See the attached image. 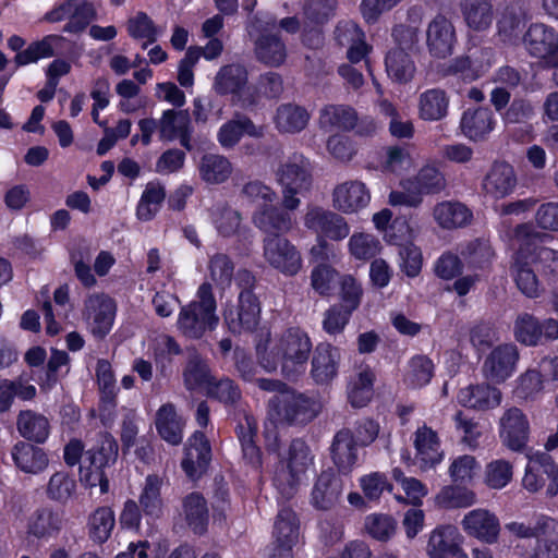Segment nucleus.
<instances>
[{
  "mask_svg": "<svg viewBox=\"0 0 558 558\" xmlns=\"http://www.w3.org/2000/svg\"><path fill=\"white\" fill-rule=\"evenodd\" d=\"M312 351L308 333L300 327H290L275 336L269 351L259 354V364L267 372L280 366L286 378L296 379L305 373Z\"/></svg>",
  "mask_w": 558,
  "mask_h": 558,
  "instance_id": "nucleus-1",
  "label": "nucleus"
},
{
  "mask_svg": "<svg viewBox=\"0 0 558 558\" xmlns=\"http://www.w3.org/2000/svg\"><path fill=\"white\" fill-rule=\"evenodd\" d=\"M314 465V454L302 439H293L279 461L274 475V485L283 498H291L299 486L307 480Z\"/></svg>",
  "mask_w": 558,
  "mask_h": 558,
  "instance_id": "nucleus-2",
  "label": "nucleus"
},
{
  "mask_svg": "<svg viewBox=\"0 0 558 558\" xmlns=\"http://www.w3.org/2000/svg\"><path fill=\"white\" fill-rule=\"evenodd\" d=\"M197 300L182 306L178 316V329L187 338L199 339L207 330L218 325L216 300L209 282H203L196 293Z\"/></svg>",
  "mask_w": 558,
  "mask_h": 558,
  "instance_id": "nucleus-3",
  "label": "nucleus"
},
{
  "mask_svg": "<svg viewBox=\"0 0 558 558\" xmlns=\"http://www.w3.org/2000/svg\"><path fill=\"white\" fill-rule=\"evenodd\" d=\"M118 457V444L108 433L100 434L97 445L85 453L83 464L80 466V481L86 487L99 486L100 494L109 492V481L106 469Z\"/></svg>",
  "mask_w": 558,
  "mask_h": 558,
  "instance_id": "nucleus-4",
  "label": "nucleus"
},
{
  "mask_svg": "<svg viewBox=\"0 0 558 558\" xmlns=\"http://www.w3.org/2000/svg\"><path fill=\"white\" fill-rule=\"evenodd\" d=\"M275 175L281 187L282 206L288 210L298 209L301 205L299 195L307 193L313 182L308 160L295 154L279 165Z\"/></svg>",
  "mask_w": 558,
  "mask_h": 558,
  "instance_id": "nucleus-5",
  "label": "nucleus"
},
{
  "mask_svg": "<svg viewBox=\"0 0 558 558\" xmlns=\"http://www.w3.org/2000/svg\"><path fill=\"white\" fill-rule=\"evenodd\" d=\"M320 412V403L304 393L290 388L281 395L272 396L268 401V413L277 422L306 424Z\"/></svg>",
  "mask_w": 558,
  "mask_h": 558,
  "instance_id": "nucleus-6",
  "label": "nucleus"
},
{
  "mask_svg": "<svg viewBox=\"0 0 558 558\" xmlns=\"http://www.w3.org/2000/svg\"><path fill=\"white\" fill-rule=\"evenodd\" d=\"M263 257L271 268L284 276H295L302 268V256L298 247L278 234L263 239Z\"/></svg>",
  "mask_w": 558,
  "mask_h": 558,
  "instance_id": "nucleus-7",
  "label": "nucleus"
},
{
  "mask_svg": "<svg viewBox=\"0 0 558 558\" xmlns=\"http://www.w3.org/2000/svg\"><path fill=\"white\" fill-rule=\"evenodd\" d=\"M527 464L522 480L523 487L536 493L543 488L546 483V495L555 497L558 494V466L547 452H535L527 454Z\"/></svg>",
  "mask_w": 558,
  "mask_h": 558,
  "instance_id": "nucleus-8",
  "label": "nucleus"
},
{
  "mask_svg": "<svg viewBox=\"0 0 558 558\" xmlns=\"http://www.w3.org/2000/svg\"><path fill=\"white\" fill-rule=\"evenodd\" d=\"M519 360L520 352L515 344H498L485 355L481 374L488 383L504 384L515 373Z\"/></svg>",
  "mask_w": 558,
  "mask_h": 558,
  "instance_id": "nucleus-9",
  "label": "nucleus"
},
{
  "mask_svg": "<svg viewBox=\"0 0 558 558\" xmlns=\"http://www.w3.org/2000/svg\"><path fill=\"white\" fill-rule=\"evenodd\" d=\"M513 336L526 347H537L558 339V320H539L530 313H520L513 323Z\"/></svg>",
  "mask_w": 558,
  "mask_h": 558,
  "instance_id": "nucleus-10",
  "label": "nucleus"
},
{
  "mask_svg": "<svg viewBox=\"0 0 558 558\" xmlns=\"http://www.w3.org/2000/svg\"><path fill=\"white\" fill-rule=\"evenodd\" d=\"M247 81V71L243 65L228 64L217 72L214 89L219 95L230 94L242 107H248L256 104L257 98L248 93Z\"/></svg>",
  "mask_w": 558,
  "mask_h": 558,
  "instance_id": "nucleus-11",
  "label": "nucleus"
},
{
  "mask_svg": "<svg viewBox=\"0 0 558 558\" xmlns=\"http://www.w3.org/2000/svg\"><path fill=\"white\" fill-rule=\"evenodd\" d=\"M303 223L318 238L326 236L333 241L343 240L350 233V227L342 216L317 205H307Z\"/></svg>",
  "mask_w": 558,
  "mask_h": 558,
  "instance_id": "nucleus-12",
  "label": "nucleus"
},
{
  "mask_svg": "<svg viewBox=\"0 0 558 558\" xmlns=\"http://www.w3.org/2000/svg\"><path fill=\"white\" fill-rule=\"evenodd\" d=\"M114 316L116 304L108 295L96 293L85 300L83 318L95 337L104 338L109 333Z\"/></svg>",
  "mask_w": 558,
  "mask_h": 558,
  "instance_id": "nucleus-13",
  "label": "nucleus"
},
{
  "mask_svg": "<svg viewBox=\"0 0 558 558\" xmlns=\"http://www.w3.org/2000/svg\"><path fill=\"white\" fill-rule=\"evenodd\" d=\"M253 26L262 32L255 40L256 59L267 66L277 68L283 64L287 59V47L278 35L268 33V29L276 27L275 19L269 17L264 24L259 19H255Z\"/></svg>",
  "mask_w": 558,
  "mask_h": 558,
  "instance_id": "nucleus-14",
  "label": "nucleus"
},
{
  "mask_svg": "<svg viewBox=\"0 0 558 558\" xmlns=\"http://www.w3.org/2000/svg\"><path fill=\"white\" fill-rule=\"evenodd\" d=\"M94 17V7L86 0H66L46 14L51 23L68 20L63 31L73 34L84 31Z\"/></svg>",
  "mask_w": 558,
  "mask_h": 558,
  "instance_id": "nucleus-15",
  "label": "nucleus"
},
{
  "mask_svg": "<svg viewBox=\"0 0 558 558\" xmlns=\"http://www.w3.org/2000/svg\"><path fill=\"white\" fill-rule=\"evenodd\" d=\"M462 543L463 536L457 526L438 525L429 533L426 553L428 558H469Z\"/></svg>",
  "mask_w": 558,
  "mask_h": 558,
  "instance_id": "nucleus-16",
  "label": "nucleus"
},
{
  "mask_svg": "<svg viewBox=\"0 0 558 558\" xmlns=\"http://www.w3.org/2000/svg\"><path fill=\"white\" fill-rule=\"evenodd\" d=\"M499 437L504 446L511 451H522L529 441L530 423L519 408L506 410L499 421Z\"/></svg>",
  "mask_w": 558,
  "mask_h": 558,
  "instance_id": "nucleus-17",
  "label": "nucleus"
},
{
  "mask_svg": "<svg viewBox=\"0 0 558 558\" xmlns=\"http://www.w3.org/2000/svg\"><path fill=\"white\" fill-rule=\"evenodd\" d=\"M341 351L329 342H319L313 348L311 378L317 385H329L339 373Z\"/></svg>",
  "mask_w": 558,
  "mask_h": 558,
  "instance_id": "nucleus-18",
  "label": "nucleus"
},
{
  "mask_svg": "<svg viewBox=\"0 0 558 558\" xmlns=\"http://www.w3.org/2000/svg\"><path fill=\"white\" fill-rule=\"evenodd\" d=\"M260 307L256 295L251 290H244L239 295L235 308L225 313V320L232 333L252 331L258 325Z\"/></svg>",
  "mask_w": 558,
  "mask_h": 558,
  "instance_id": "nucleus-19",
  "label": "nucleus"
},
{
  "mask_svg": "<svg viewBox=\"0 0 558 558\" xmlns=\"http://www.w3.org/2000/svg\"><path fill=\"white\" fill-rule=\"evenodd\" d=\"M457 41L452 22L442 14H437L426 27V46L435 58H446L453 51Z\"/></svg>",
  "mask_w": 558,
  "mask_h": 558,
  "instance_id": "nucleus-20",
  "label": "nucleus"
},
{
  "mask_svg": "<svg viewBox=\"0 0 558 558\" xmlns=\"http://www.w3.org/2000/svg\"><path fill=\"white\" fill-rule=\"evenodd\" d=\"M463 531L487 544H495L500 533V522L497 515L485 508L466 512L461 521Z\"/></svg>",
  "mask_w": 558,
  "mask_h": 558,
  "instance_id": "nucleus-21",
  "label": "nucleus"
},
{
  "mask_svg": "<svg viewBox=\"0 0 558 558\" xmlns=\"http://www.w3.org/2000/svg\"><path fill=\"white\" fill-rule=\"evenodd\" d=\"M211 460V449L208 439L202 432H195L187 440L185 454L181 466L192 478H199L207 470Z\"/></svg>",
  "mask_w": 558,
  "mask_h": 558,
  "instance_id": "nucleus-22",
  "label": "nucleus"
},
{
  "mask_svg": "<svg viewBox=\"0 0 558 558\" xmlns=\"http://www.w3.org/2000/svg\"><path fill=\"white\" fill-rule=\"evenodd\" d=\"M158 126L161 141L172 142L179 140L186 150H192L191 118L186 110H165L158 120Z\"/></svg>",
  "mask_w": 558,
  "mask_h": 558,
  "instance_id": "nucleus-23",
  "label": "nucleus"
},
{
  "mask_svg": "<svg viewBox=\"0 0 558 558\" xmlns=\"http://www.w3.org/2000/svg\"><path fill=\"white\" fill-rule=\"evenodd\" d=\"M527 52L538 59H553L558 53V33L543 23L532 24L523 36Z\"/></svg>",
  "mask_w": 558,
  "mask_h": 558,
  "instance_id": "nucleus-24",
  "label": "nucleus"
},
{
  "mask_svg": "<svg viewBox=\"0 0 558 558\" xmlns=\"http://www.w3.org/2000/svg\"><path fill=\"white\" fill-rule=\"evenodd\" d=\"M283 206L279 208L272 204L257 208L253 216L252 221L254 226L264 232L266 235L283 236L289 233L294 227V219Z\"/></svg>",
  "mask_w": 558,
  "mask_h": 558,
  "instance_id": "nucleus-25",
  "label": "nucleus"
},
{
  "mask_svg": "<svg viewBox=\"0 0 558 558\" xmlns=\"http://www.w3.org/2000/svg\"><path fill=\"white\" fill-rule=\"evenodd\" d=\"M517 186V175L513 167L506 161H496L485 174L482 183L484 193L501 199L510 195Z\"/></svg>",
  "mask_w": 558,
  "mask_h": 558,
  "instance_id": "nucleus-26",
  "label": "nucleus"
},
{
  "mask_svg": "<svg viewBox=\"0 0 558 558\" xmlns=\"http://www.w3.org/2000/svg\"><path fill=\"white\" fill-rule=\"evenodd\" d=\"M371 202V193L361 181L338 184L332 192V205L344 214L357 213Z\"/></svg>",
  "mask_w": 558,
  "mask_h": 558,
  "instance_id": "nucleus-27",
  "label": "nucleus"
},
{
  "mask_svg": "<svg viewBox=\"0 0 558 558\" xmlns=\"http://www.w3.org/2000/svg\"><path fill=\"white\" fill-rule=\"evenodd\" d=\"M495 125V116L487 107L468 108L460 119L461 133L472 142L485 141Z\"/></svg>",
  "mask_w": 558,
  "mask_h": 558,
  "instance_id": "nucleus-28",
  "label": "nucleus"
},
{
  "mask_svg": "<svg viewBox=\"0 0 558 558\" xmlns=\"http://www.w3.org/2000/svg\"><path fill=\"white\" fill-rule=\"evenodd\" d=\"M11 457L15 468L25 474H41L49 465L46 450L24 440L17 441L12 447Z\"/></svg>",
  "mask_w": 558,
  "mask_h": 558,
  "instance_id": "nucleus-29",
  "label": "nucleus"
},
{
  "mask_svg": "<svg viewBox=\"0 0 558 558\" xmlns=\"http://www.w3.org/2000/svg\"><path fill=\"white\" fill-rule=\"evenodd\" d=\"M266 128L255 124L248 117L235 114L233 119L223 123L217 133V140L222 148H233L245 134L253 138H262Z\"/></svg>",
  "mask_w": 558,
  "mask_h": 558,
  "instance_id": "nucleus-30",
  "label": "nucleus"
},
{
  "mask_svg": "<svg viewBox=\"0 0 558 558\" xmlns=\"http://www.w3.org/2000/svg\"><path fill=\"white\" fill-rule=\"evenodd\" d=\"M492 383L469 385L459 390L458 402L470 409L486 411L500 405L502 400L501 391L492 386Z\"/></svg>",
  "mask_w": 558,
  "mask_h": 558,
  "instance_id": "nucleus-31",
  "label": "nucleus"
},
{
  "mask_svg": "<svg viewBox=\"0 0 558 558\" xmlns=\"http://www.w3.org/2000/svg\"><path fill=\"white\" fill-rule=\"evenodd\" d=\"M342 481L331 471L322 472L312 490L311 502L319 510L332 508L342 494Z\"/></svg>",
  "mask_w": 558,
  "mask_h": 558,
  "instance_id": "nucleus-32",
  "label": "nucleus"
},
{
  "mask_svg": "<svg viewBox=\"0 0 558 558\" xmlns=\"http://www.w3.org/2000/svg\"><path fill=\"white\" fill-rule=\"evenodd\" d=\"M278 545L279 558H292L291 548L299 538V524L295 513L290 508H282L275 522L274 531ZM270 558H277L272 555Z\"/></svg>",
  "mask_w": 558,
  "mask_h": 558,
  "instance_id": "nucleus-33",
  "label": "nucleus"
},
{
  "mask_svg": "<svg viewBox=\"0 0 558 558\" xmlns=\"http://www.w3.org/2000/svg\"><path fill=\"white\" fill-rule=\"evenodd\" d=\"M335 37L340 46L348 47L347 56L353 63L363 60L368 52L365 35L353 21L339 22L335 31Z\"/></svg>",
  "mask_w": 558,
  "mask_h": 558,
  "instance_id": "nucleus-34",
  "label": "nucleus"
},
{
  "mask_svg": "<svg viewBox=\"0 0 558 558\" xmlns=\"http://www.w3.org/2000/svg\"><path fill=\"white\" fill-rule=\"evenodd\" d=\"M63 525L62 515L52 508L35 510L27 521V534L36 539H49L59 534Z\"/></svg>",
  "mask_w": 558,
  "mask_h": 558,
  "instance_id": "nucleus-35",
  "label": "nucleus"
},
{
  "mask_svg": "<svg viewBox=\"0 0 558 558\" xmlns=\"http://www.w3.org/2000/svg\"><path fill=\"white\" fill-rule=\"evenodd\" d=\"M155 424L159 436L165 441L172 446L181 444L185 422L177 413L172 403H166L158 409Z\"/></svg>",
  "mask_w": 558,
  "mask_h": 558,
  "instance_id": "nucleus-36",
  "label": "nucleus"
},
{
  "mask_svg": "<svg viewBox=\"0 0 558 558\" xmlns=\"http://www.w3.org/2000/svg\"><path fill=\"white\" fill-rule=\"evenodd\" d=\"M433 217L440 228L451 230L469 225L473 215L472 211L460 202L442 201L434 206Z\"/></svg>",
  "mask_w": 558,
  "mask_h": 558,
  "instance_id": "nucleus-37",
  "label": "nucleus"
},
{
  "mask_svg": "<svg viewBox=\"0 0 558 558\" xmlns=\"http://www.w3.org/2000/svg\"><path fill=\"white\" fill-rule=\"evenodd\" d=\"M535 271L536 269L525 256L524 250L520 248L514 256L512 274L518 289L531 299L539 296L542 292V287Z\"/></svg>",
  "mask_w": 558,
  "mask_h": 558,
  "instance_id": "nucleus-38",
  "label": "nucleus"
},
{
  "mask_svg": "<svg viewBox=\"0 0 558 558\" xmlns=\"http://www.w3.org/2000/svg\"><path fill=\"white\" fill-rule=\"evenodd\" d=\"M414 446L416 449V458L422 469L434 468L440 463L444 453L437 434L429 427L423 426L415 432Z\"/></svg>",
  "mask_w": 558,
  "mask_h": 558,
  "instance_id": "nucleus-39",
  "label": "nucleus"
},
{
  "mask_svg": "<svg viewBox=\"0 0 558 558\" xmlns=\"http://www.w3.org/2000/svg\"><path fill=\"white\" fill-rule=\"evenodd\" d=\"M308 111L296 104H281L275 112L274 124L280 133L295 134L303 131L310 121Z\"/></svg>",
  "mask_w": 558,
  "mask_h": 558,
  "instance_id": "nucleus-40",
  "label": "nucleus"
},
{
  "mask_svg": "<svg viewBox=\"0 0 558 558\" xmlns=\"http://www.w3.org/2000/svg\"><path fill=\"white\" fill-rule=\"evenodd\" d=\"M16 429L28 442L44 444L49 437L50 424L45 415L24 410L17 415Z\"/></svg>",
  "mask_w": 558,
  "mask_h": 558,
  "instance_id": "nucleus-41",
  "label": "nucleus"
},
{
  "mask_svg": "<svg viewBox=\"0 0 558 558\" xmlns=\"http://www.w3.org/2000/svg\"><path fill=\"white\" fill-rule=\"evenodd\" d=\"M375 374L368 366L360 367L353 374L347 386V395L353 408H363L372 399L374 393Z\"/></svg>",
  "mask_w": 558,
  "mask_h": 558,
  "instance_id": "nucleus-42",
  "label": "nucleus"
},
{
  "mask_svg": "<svg viewBox=\"0 0 558 558\" xmlns=\"http://www.w3.org/2000/svg\"><path fill=\"white\" fill-rule=\"evenodd\" d=\"M386 72L396 83L405 84L413 80L416 65L412 54L403 47L389 50L385 59Z\"/></svg>",
  "mask_w": 558,
  "mask_h": 558,
  "instance_id": "nucleus-43",
  "label": "nucleus"
},
{
  "mask_svg": "<svg viewBox=\"0 0 558 558\" xmlns=\"http://www.w3.org/2000/svg\"><path fill=\"white\" fill-rule=\"evenodd\" d=\"M180 515L195 534H203L208 524V507L203 495L196 492L186 495Z\"/></svg>",
  "mask_w": 558,
  "mask_h": 558,
  "instance_id": "nucleus-44",
  "label": "nucleus"
},
{
  "mask_svg": "<svg viewBox=\"0 0 558 558\" xmlns=\"http://www.w3.org/2000/svg\"><path fill=\"white\" fill-rule=\"evenodd\" d=\"M461 12L465 24L475 32L488 29L494 21L492 0H461Z\"/></svg>",
  "mask_w": 558,
  "mask_h": 558,
  "instance_id": "nucleus-45",
  "label": "nucleus"
},
{
  "mask_svg": "<svg viewBox=\"0 0 558 558\" xmlns=\"http://www.w3.org/2000/svg\"><path fill=\"white\" fill-rule=\"evenodd\" d=\"M359 445L350 429H340L333 437L330 450L335 464L343 472L350 471L357 461Z\"/></svg>",
  "mask_w": 558,
  "mask_h": 558,
  "instance_id": "nucleus-46",
  "label": "nucleus"
},
{
  "mask_svg": "<svg viewBox=\"0 0 558 558\" xmlns=\"http://www.w3.org/2000/svg\"><path fill=\"white\" fill-rule=\"evenodd\" d=\"M536 271L547 281H558V250L538 245L522 247Z\"/></svg>",
  "mask_w": 558,
  "mask_h": 558,
  "instance_id": "nucleus-47",
  "label": "nucleus"
},
{
  "mask_svg": "<svg viewBox=\"0 0 558 558\" xmlns=\"http://www.w3.org/2000/svg\"><path fill=\"white\" fill-rule=\"evenodd\" d=\"M535 116V109L532 102L524 98H515L502 114V121L508 124H523L520 134H515L518 141L530 140L534 131L533 125L529 124Z\"/></svg>",
  "mask_w": 558,
  "mask_h": 558,
  "instance_id": "nucleus-48",
  "label": "nucleus"
},
{
  "mask_svg": "<svg viewBox=\"0 0 558 558\" xmlns=\"http://www.w3.org/2000/svg\"><path fill=\"white\" fill-rule=\"evenodd\" d=\"M161 486L162 480L156 474H150L145 478L138 497V506L146 518L158 519L162 515Z\"/></svg>",
  "mask_w": 558,
  "mask_h": 558,
  "instance_id": "nucleus-49",
  "label": "nucleus"
},
{
  "mask_svg": "<svg viewBox=\"0 0 558 558\" xmlns=\"http://www.w3.org/2000/svg\"><path fill=\"white\" fill-rule=\"evenodd\" d=\"M449 97L440 88H430L418 97V116L424 121H439L448 113Z\"/></svg>",
  "mask_w": 558,
  "mask_h": 558,
  "instance_id": "nucleus-50",
  "label": "nucleus"
},
{
  "mask_svg": "<svg viewBox=\"0 0 558 558\" xmlns=\"http://www.w3.org/2000/svg\"><path fill=\"white\" fill-rule=\"evenodd\" d=\"M199 177L208 184L226 182L232 173V165L229 159L218 154H205L197 166Z\"/></svg>",
  "mask_w": 558,
  "mask_h": 558,
  "instance_id": "nucleus-51",
  "label": "nucleus"
},
{
  "mask_svg": "<svg viewBox=\"0 0 558 558\" xmlns=\"http://www.w3.org/2000/svg\"><path fill=\"white\" fill-rule=\"evenodd\" d=\"M505 531L517 538H537L542 534H558V521L545 514L535 518L533 525L511 521L505 524Z\"/></svg>",
  "mask_w": 558,
  "mask_h": 558,
  "instance_id": "nucleus-52",
  "label": "nucleus"
},
{
  "mask_svg": "<svg viewBox=\"0 0 558 558\" xmlns=\"http://www.w3.org/2000/svg\"><path fill=\"white\" fill-rule=\"evenodd\" d=\"M356 121L357 112L349 105H327L319 113L322 126L332 130L351 131Z\"/></svg>",
  "mask_w": 558,
  "mask_h": 558,
  "instance_id": "nucleus-53",
  "label": "nucleus"
},
{
  "mask_svg": "<svg viewBox=\"0 0 558 558\" xmlns=\"http://www.w3.org/2000/svg\"><path fill=\"white\" fill-rule=\"evenodd\" d=\"M476 501L475 492L460 485L444 486L434 498L435 506L445 510L469 508Z\"/></svg>",
  "mask_w": 558,
  "mask_h": 558,
  "instance_id": "nucleus-54",
  "label": "nucleus"
},
{
  "mask_svg": "<svg viewBox=\"0 0 558 558\" xmlns=\"http://www.w3.org/2000/svg\"><path fill=\"white\" fill-rule=\"evenodd\" d=\"M378 112L389 119L388 130L392 137L403 140L412 138L414 135V125L412 121L405 118L397 107L386 98L376 102Z\"/></svg>",
  "mask_w": 558,
  "mask_h": 558,
  "instance_id": "nucleus-55",
  "label": "nucleus"
},
{
  "mask_svg": "<svg viewBox=\"0 0 558 558\" xmlns=\"http://www.w3.org/2000/svg\"><path fill=\"white\" fill-rule=\"evenodd\" d=\"M527 20V9L522 2L507 5L498 21V31L505 40H511L521 33Z\"/></svg>",
  "mask_w": 558,
  "mask_h": 558,
  "instance_id": "nucleus-56",
  "label": "nucleus"
},
{
  "mask_svg": "<svg viewBox=\"0 0 558 558\" xmlns=\"http://www.w3.org/2000/svg\"><path fill=\"white\" fill-rule=\"evenodd\" d=\"M185 387L190 390L208 386L213 379L206 362L195 349L187 350V362L183 371Z\"/></svg>",
  "mask_w": 558,
  "mask_h": 558,
  "instance_id": "nucleus-57",
  "label": "nucleus"
},
{
  "mask_svg": "<svg viewBox=\"0 0 558 558\" xmlns=\"http://www.w3.org/2000/svg\"><path fill=\"white\" fill-rule=\"evenodd\" d=\"M211 221L218 233L222 236H232L238 233L242 222L239 210L227 203H217L210 210Z\"/></svg>",
  "mask_w": 558,
  "mask_h": 558,
  "instance_id": "nucleus-58",
  "label": "nucleus"
},
{
  "mask_svg": "<svg viewBox=\"0 0 558 558\" xmlns=\"http://www.w3.org/2000/svg\"><path fill=\"white\" fill-rule=\"evenodd\" d=\"M116 525V515L110 507L97 508L88 518V534L96 544L109 539Z\"/></svg>",
  "mask_w": 558,
  "mask_h": 558,
  "instance_id": "nucleus-59",
  "label": "nucleus"
},
{
  "mask_svg": "<svg viewBox=\"0 0 558 558\" xmlns=\"http://www.w3.org/2000/svg\"><path fill=\"white\" fill-rule=\"evenodd\" d=\"M411 179L422 195L439 194L447 186L446 177L435 162H427L422 166Z\"/></svg>",
  "mask_w": 558,
  "mask_h": 558,
  "instance_id": "nucleus-60",
  "label": "nucleus"
},
{
  "mask_svg": "<svg viewBox=\"0 0 558 558\" xmlns=\"http://www.w3.org/2000/svg\"><path fill=\"white\" fill-rule=\"evenodd\" d=\"M76 492L75 480L65 471L54 472L46 486L47 497L59 504H66Z\"/></svg>",
  "mask_w": 558,
  "mask_h": 558,
  "instance_id": "nucleus-61",
  "label": "nucleus"
},
{
  "mask_svg": "<svg viewBox=\"0 0 558 558\" xmlns=\"http://www.w3.org/2000/svg\"><path fill=\"white\" fill-rule=\"evenodd\" d=\"M62 40L58 35H48L39 41L31 44L25 50L15 56L17 65H26L39 59L50 58L54 53V47Z\"/></svg>",
  "mask_w": 558,
  "mask_h": 558,
  "instance_id": "nucleus-62",
  "label": "nucleus"
},
{
  "mask_svg": "<svg viewBox=\"0 0 558 558\" xmlns=\"http://www.w3.org/2000/svg\"><path fill=\"white\" fill-rule=\"evenodd\" d=\"M460 254L470 268L483 269L487 267L494 256L490 244L483 240H473L460 248Z\"/></svg>",
  "mask_w": 558,
  "mask_h": 558,
  "instance_id": "nucleus-63",
  "label": "nucleus"
},
{
  "mask_svg": "<svg viewBox=\"0 0 558 558\" xmlns=\"http://www.w3.org/2000/svg\"><path fill=\"white\" fill-rule=\"evenodd\" d=\"M348 248L355 259L369 260L379 254L381 244L375 235L361 232L350 236Z\"/></svg>",
  "mask_w": 558,
  "mask_h": 558,
  "instance_id": "nucleus-64",
  "label": "nucleus"
}]
</instances>
